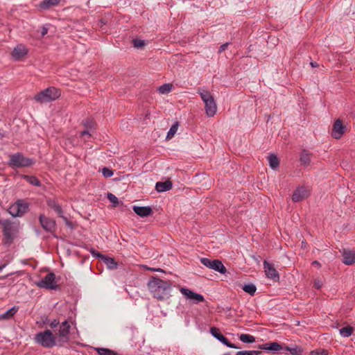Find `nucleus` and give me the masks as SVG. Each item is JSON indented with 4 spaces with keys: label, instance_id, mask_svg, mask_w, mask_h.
Here are the masks:
<instances>
[{
    "label": "nucleus",
    "instance_id": "f257e3e1",
    "mask_svg": "<svg viewBox=\"0 0 355 355\" xmlns=\"http://www.w3.org/2000/svg\"><path fill=\"white\" fill-rule=\"evenodd\" d=\"M148 288L153 297L159 300H163L169 297L168 290L170 284L161 279L153 277L148 282Z\"/></svg>",
    "mask_w": 355,
    "mask_h": 355
},
{
    "label": "nucleus",
    "instance_id": "f03ea898",
    "mask_svg": "<svg viewBox=\"0 0 355 355\" xmlns=\"http://www.w3.org/2000/svg\"><path fill=\"white\" fill-rule=\"evenodd\" d=\"M34 340L35 343L44 348H51L58 345L56 336L49 329L36 334Z\"/></svg>",
    "mask_w": 355,
    "mask_h": 355
},
{
    "label": "nucleus",
    "instance_id": "7ed1b4c3",
    "mask_svg": "<svg viewBox=\"0 0 355 355\" xmlns=\"http://www.w3.org/2000/svg\"><path fill=\"white\" fill-rule=\"evenodd\" d=\"M198 93L205 103L206 114L208 117L214 116L217 111V105L211 93L204 89H199Z\"/></svg>",
    "mask_w": 355,
    "mask_h": 355
},
{
    "label": "nucleus",
    "instance_id": "20e7f679",
    "mask_svg": "<svg viewBox=\"0 0 355 355\" xmlns=\"http://www.w3.org/2000/svg\"><path fill=\"white\" fill-rule=\"evenodd\" d=\"M61 95L60 90L54 87H48L35 94L33 99L40 104L49 103L58 98Z\"/></svg>",
    "mask_w": 355,
    "mask_h": 355
},
{
    "label": "nucleus",
    "instance_id": "39448f33",
    "mask_svg": "<svg viewBox=\"0 0 355 355\" xmlns=\"http://www.w3.org/2000/svg\"><path fill=\"white\" fill-rule=\"evenodd\" d=\"M33 160L24 157L21 153H17L10 155L8 166L12 168L26 167L32 165Z\"/></svg>",
    "mask_w": 355,
    "mask_h": 355
},
{
    "label": "nucleus",
    "instance_id": "423d86ee",
    "mask_svg": "<svg viewBox=\"0 0 355 355\" xmlns=\"http://www.w3.org/2000/svg\"><path fill=\"white\" fill-rule=\"evenodd\" d=\"M71 326L69 322L65 320L61 323L59 327L58 332L56 334L58 346H62L69 340V332Z\"/></svg>",
    "mask_w": 355,
    "mask_h": 355
},
{
    "label": "nucleus",
    "instance_id": "0eeeda50",
    "mask_svg": "<svg viewBox=\"0 0 355 355\" xmlns=\"http://www.w3.org/2000/svg\"><path fill=\"white\" fill-rule=\"evenodd\" d=\"M28 208L27 202L24 200H18L9 207L8 211L14 217H21L28 211Z\"/></svg>",
    "mask_w": 355,
    "mask_h": 355
},
{
    "label": "nucleus",
    "instance_id": "6e6552de",
    "mask_svg": "<svg viewBox=\"0 0 355 355\" xmlns=\"http://www.w3.org/2000/svg\"><path fill=\"white\" fill-rule=\"evenodd\" d=\"M180 292L184 296L186 300L193 304H197L205 301V297L202 295L195 293L189 288H180Z\"/></svg>",
    "mask_w": 355,
    "mask_h": 355
},
{
    "label": "nucleus",
    "instance_id": "1a4fd4ad",
    "mask_svg": "<svg viewBox=\"0 0 355 355\" xmlns=\"http://www.w3.org/2000/svg\"><path fill=\"white\" fill-rule=\"evenodd\" d=\"M200 261L204 266L221 274H225L227 271L223 263L218 259L211 260L207 258H202Z\"/></svg>",
    "mask_w": 355,
    "mask_h": 355
},
{
    "label": "nucleus",
    "instance_id": "9d476101",
    "mask_svg": "<svg viewBox=\"0 0 355 355\" xmlns=\"http://www.w3.org/2000/svg\"><path fill=\"white\" fill-rule=\"evenodd\" d=\"M55 279V274L53 272H50L47 274L42 279L36 282L35 284L39 288L55 289L56 288Z\"/></svg>",
    "mask_w": 355,
    "mask_h": 355
},
{
    "label": "nucleus",
    "instance_id": "9b49d317",
    "mask_svg": "<svg viewBox=\"0 0 355 355\" xmlns=\"http://www.w3.org/2000/svg\"><path fill=\"white\" fill-rule=\"evenodd\" d=\"M39 221L42 228L48 232H54L56 230V223L53 219L40 214Z\"/></svg>",
    "mask_w": 355,
    "mask_h": 355
},
{
    "label": "nucleus",
    "instance_id": "f8f14e48",
    "mask_svg": "<svg viewBox=\"0 0 355 355\" xmlns=\"http://www.w3.org/2000/svg\"><path fill=\"white\" fill-rule=\"evenodd\" d=\"M263 268L265 270L266 275L268 278H270L274 281H279V273L272 264H270V263H268L266 261H263Z\"/></svg>",
    "mask_w": 355,
    "mask_h": 355
},
{
    "label": "nucleus",
    "instance_id": "ddd939ff",
    "mask_svg": "<svg viewBox=\"0 0 355 355\" xmlns=\"http://www.w3.org/2000/svg\"><path fill=\"white\" fill-rule=\"evenodd\" d=\"M309 194L310 191L306 187H300L294 191L292 200L294 202H299L306 198Z\"/></svg>",
    "mask_w": 355,
    "mask_h": 355
},
{
    "label": "nucleus",
    "instance_id": "4468645a",
    "mask_svg": "<svg viewBox=\"0 0 355 355\" xmlns=\"http://www.w3.org/2000/svg\"><path fill=\"white\" fill-rule=\"evenodd\" d=\"M28 53L27 48L23 44H18L14 48L11 55L15 60H19Z\"/></svg>",
    "mask_w": 355,
    "mask_h": 355
},
{
    "label": "nucleus",
    "instance_id": "2eb2a0df",
    "mask_svg": "<svg viewBox=\"0 0 355 355\" xmlns=\"http://www.w3.org/2000/svg\"><path fill=\"white\" fill-rule=\"evenodd\" d=\"M345 132V128L343 125V123L340 120L338 119L335 121L333 128H332V132L331 135L335 139H340L343 135Z\"/></svg>",
    "mask_w": 355,
    "mask_h": 355
},
{
    "label": "nucleus",
    "instance_id": "dca6fc26",
    "mask_svg": "<svg viewBox=\"0 0 355 355\" xmlns=\"http://www.w3.org/2000/svg\"><path fill=\"white\" fill-rule=\"evenodd\" d=\"M47 205H49V207L53 209L55 211V213L60 217H61L67 224L69 223L67 218L65 216H64V215H63V211H62L60 205L55 200H49L47 201Z\"/></svg>",
    "mask_w": 355,
    "mask_h": 355
},
{
    "label": "nucleus",
    "instance_id": "f3484780",
    "mask_svg": "<svg viewBox=\"0 0 355 355\" xmlns=\"http://www.w3.org/2000/svg\"><path fill=\"white\" fill-rule=\"evenodd\" d=\"M132 209L135 213L141 217H146L153 214V210L150 207L134 206Z\"/></svg>",
    "mask_w": 355,
    "mask_h": 355
},
{
    "label": "nucleus",
    "instance_id": "a211bd4d",
    "mask_svg": "<svg viewBox=\"0 0 355 355\" xmlns=\"http://www.w3.org/2000/svg\"><path fill=\"white\" fill-rule=\"evenodd\" d=\"M259 347L261 349L272 351L275 352L282 349V347L276 342L260 345Z\"/></svg>",
    "mask_w": 355,
    "mask_h": 355
},
{
    "label": "nucleus",
    "instance_id": "6ab92c4d",
    "mask_svg": "<svg viewBox=\"0 0 355 355\" xmlns=\"http://www.w3.org/2000/svg\"><path fill=\"white\" fill-rule=\"evenodd\" d=\"M172 189V182L170 180L158 182L155 184V189L158 192H164Z\"/></svg>",
    "mask_w": 355,
    "mask_h": 355
},
{
    "label": "nucleus",
    "instance_id": "aec40b11",
    "mask_svg": "<svg viewBox=\"0 0 355 355\" xmlns=\"http://www.w3.org/2000/svg\"><path fill=\"white\" fill-rule=\"evenodd\" d=\"M343 263L346 265H352L355 263V252L344 251L343 253Z\"/></svg>",
    "mask_w": 355,
    "mask_h": 355
},
{
    "label": "nucleus",
    "instance_id": "412c9836",
    "mask_svg": "<svg viewBox=\"0 0 355 355\" xmlns=\"http://www.w3.org/2000/svg\"><path fill=\"white\" fill-rule=\"evenodd\" d=\"M60 0H43L39 4V8L41 10H48L52 6L59 4Z\"/></svg>",
    "mask_w": 355,
    "mask_h": 355
},
{
    "label": "nucleus",
    "instance_id": "4be33fe9",
    "mask_svg": "<svg viewBox=\"0 0 355 355\" xmlns=\"http://www.w3.org/2000/svg\"><path fill=\"white\" fill-rule=\"evenodd\" d=\"M18 308L16 306H12L10 309H8L6 312L1 314L0 315V319L4 320V319H8L12 318L17 311Z\"/></svg>",
    "mask_w": 355,
    "mask_h": 355
},
{
    "label": "nucleus",
    "instance_id": "5701e85b",
    "mask_svg": "<svg viewBox=\"0 0 355 355\" xmlns=\"http://www.w3.org/2000/svg\"><path fill=\"white\" fill-rule=\"evenodd\" d=\"M268 161L270 166L273 169L277 168L279 164L277 157L273 154H271L268 157Z\"/></svg>",
    "mask_w": 355,
    "mask_h": 355
},
{
    "label": "nucleus",
    "instance_id": "b1692460",
    "mask_svg": "<svg viewBox=\"0 0 355 355\" xmlns=\"http://www.w3.org/2000/svg\"><path fill=\"white\" fill-rule=\"evenodd\" d=\"M173 85L171 83H165L158 87L157 91L161 94H167L172 90Z\"/></svg>",
    "mask_w": 355,
    "mask_h": 355
},
{
    "label": "nucleus",
    "instance_id": "393cba45",
    "mask_svg": "<svg viewBox=\"0 0 355 355\" xmlns=\"http://www.w3.org/2000/svg\"><path fill=\"white\" fill-rule=\"evenodd\" d=\"M339 332L343 337H349L353 334L354 328L351 326H346L340 329Z\"/></svg>",
    "mask_w": 355,
    "mask_h": 355
},
{
    "label": "nucleus",
    "instance_id": "a878e982",
    "mask_svg": "<svg viewBox=\"0 0 355 355\" xmlns=\"http://www.w3.org/2000/svg\"><path fill=\"white\" fill-rule=\"evenodd\" d=\"M300 162L304 165H309L311 162V155L308 151L304 150L300 155Z\"/></svg>",
    "mask_w": 355,
    "mask_h": 355
},
{
    "label": "nucleus",
    "instance_id": "bb28decb",
    "mask_svg": "<svg viewBox=\"0 0 355 355\" xmlns=\"http://www.w3.org/2000/svg\"><path fill=\"white\" fill-rule=\"evenodd\" d=\"M179 127V123L176 121L173 124V125L171 127L170 130H168L167 135H166V139H171L173 138L175 135L176 134L178 129Z\"/></svg>",
    "mask_w": 355,
    "mask_h": 355
},
{
    "label": "nucleus",
    "instance_id": "cd10ccee",
    "mask_svg": "<svg viewBox=\"0 0 355 355\" xmlns=\"http://www.w3.org/2000/svg\"><path fill=\"white\" fill-rule=\"evenodd\" d=\"M102 259L109 268L113 269L116 267V263L113 258L103 256Z\"/></svg>",
    "mask_w": 355,
    "mask_h": 355
},
{
    "label": "nucleus",
    "instance_id": "c85d7f7f",
    "mask_svg": "<svg viewBox=\"0 0 355 355\" xmlns=\"http://www.w3.org/2000/svg\"><path fill=\"white\" fill-rule=\"evenodd\" d=\"M12 227L11 225L3 224V235L7 239H12Z\"/></svg>",
    "mask_w": 355,
    "mask_h": 355
},
{
    "label": "nucleus",
    "instance_id": "c756f323",
    "mask_svg": "<svg viewBox=\"0 0 355 355\" xmlns=\"http://www.w3.org/2000/svg\"><path fill=\"white\" fill-rule=\"evenodd\" d=\"M243 290L245 292L249 293L250 295H254L256 292L257 288L255 285L253 284H248L243 286Z\"/></svg>",
    "mask_w": 355,
    "mask_h": 355
},
{
    "label": "nucleus",
    "instance_id": "7c9ffc66",
    "mask_svg": "<svg viewBox=\"0 0 355 355\" xmlns=\"http://www.w3.org/2000/svg\"><path fill=\"white\" fill-rule=\"evenodd\" d=\"M284 351L289 352L293 355H301L302 352V348L298 346L294 347H286Z\"/></svg>",
    "mask_w": 355,
    "mask_h": 355
},
{
    "label": "nucleus",
    "instance_id": "2f4dec72",
    "mask_svg": "<svg viewBox=\"0 0 355 355\" xmlns=\"http://www.w3.org/2000/svg\"><path fill=\"white\" fill-rule=\"evenodd\" d=\"M239 339L241 341L245 343H252L255 341L254 337L250 334H241Z\"/></svg>",
    "mask_w": 355,
    "mask_h": 355
},
{
    "label": "nucleus",
    "instance_id": "473e14b6",
    "mask_svg": "<svg viewBox=\"0 0 355 355\" xmlns=\"http://www.w3.org/2000/svg\"><path fill=\"white\" fill-rule=\"evenodd\" d=\"M23 178L26 180L30 184L34 185V186H40V182L39 180L34 177V176H29V175H23Z\"/></svg>",
    "mask_w": 355,
    "mask_h": 355
},
{
    "label": "nucleus",
    "instance_id": "72a5a7b5",
    "mask_svg": "<svg viewBox=\"0 0 355 355\" xmlns=\"http://www.w3.org/2000/svg\"><path fill=\"white\" fill-rule=\"evenodd\" d=\"M96 351L99 355H117L115 352L107 348H97Z\"/></svg>",
    "mask_w": 355,
    "mask_h": 355
},
{
    "label": "nucleus",
    "instance_id": "f704fd0d",
    "mask_svg": "<svg viewBox=\"0 0 355 355\" xmlns=\"http://www.w3.org/2000/svg\"><path fill=\"white\" fill-rule=\"evenodd\" d=\"M218 340H219L223 344H224L225 345H226L227 347H228L230 348H233V349H238L239 348L234 344H232V343H230L228 341V340L227 339V338H225L223 335L221 336L220 339H218Z\"/></svg>",
    "mask_w": 355,
    "mask_h": 355
},
{
    "label": "nucleus",
    "instance_id": "c9c22d12",
    "mask_svg": "<svg viewBox=\"0 0 355 355\" xmlns=\"http://www.w3.org/2000/svg\"><path fill=\"white\" fill-rule=\"evenodd\" d=\"M210 333L217 340L220 339L221 336H223V334H221L220 332L219 331V329L216 327H211L210 329Z\"/></svg>",
    "mask_w": 355,
    "mask_h": 355
},
{
    "label": "nucleus",
    "instance_id": "e433bc0d",
    "mask_svg": "<svg viewBox=\"0 0 355 355\" xmlns=\"http://www.w3.org/2000/svg\"><path fill=\"white\" fill-rule=\"evenodd\" d=\"M261 353L259 351H240L235 355H259Z\"/></svg>",
    "mask_w": 355,
    "mask_h": 355
},
{
    "label": "nucleus",
    "instance_id": "4c0bfd02",
    "mask_svg": "<svg viewBox=\"0 0 355 355\" xmlns=\"http://www.w3.org/2000/svg\"><path fill=\"white\" fill-rule=\"evenodd\" d=\"M102 173L105 178H110L114 175V171L107 167L102 168Z\"/></svg>",
    "mask_w": 355,
    "mask_h": 355
},
{
    "label": "nucleus",
    "instance_id": "58836bf2",
    "mask_svg": "<svg viewBox=\"0 0 355 355\" xmlns=\"http://www.w3.org/2000/svg\"><path fill=\"white\" fill-rule=\"evenodd\" d=\"M132 42H133L134 47H135L137 49L142 48L145 45L144 42L143 40H138V39L133 40Z\"/></svg>",
    "mask_w": 355,
    "mask_h": 355
},
{
    "label": "nucleus",
    "instance_id": "ea45409f",
    "mask_svg": "<svg viewBox=\"0 0 355 355\" xmlns=\"http://www.w3.org/2000/svg\"><path fill=\"white\" fill-rule=\"evenodd\" d=\"M107 199L111 202H112L113 204H114V205H117L119 203V200H118V198L112 193H108L107 194Z\"/></svg>",
    "mask_w": 355,
    "mask_h": 355
},
{
    "label": "nucleus",
    "instance_id": "a19ab883",
    "mask_svg": "<svg viewBox=\"0 0 355 355\" xmlns=\"http://www.w3.org/2000/svg\"><path fill=\"white\" fill-rule=\"evenodd\" d=\"M310 355H328V352L324 349L312 351Z\"/></svg>",
    "mask_w": 355,
    "mask_h": 355
},
{
    "label": "nucleus",
    "instance_id": "79ce46f5",
    "mask_svg": "<svg viewBox=\"0 0 355 355\" xmlns=\"http://www.w3.org/2000/svg\"><path fill=\"white\" fill-rule=\"evenodd\" d=\"M84 126L89 129H92L93 128V123L92 121L87 119L83 122Z\"/></svg>",
    "mask_w": 355,
    "mask_h": 355
},
{
    "label": "nucleus",
    "instance_id": "37998d69",
    "mask_svg": "<svg viewBox=\"0 0 355 355\" xmlns=\"http://www.w3.org/2000/svg\"><path fill=\"white\" fill-rule=\"evenodd\" d=\"M322 285V282L320 279H315V280L313 286L315 288H317V289L320 288Z\"/></svg>",
    "mask_w": 355,
    "mask_h": 355
},
{
    "label": "nucleus",
    "instance_id": "c03bdc74",
    "mask_svg": "<svg viewBox=\"0 0 355 355\" xmlns=\"http://www.w3.org/2000/svg\"><path fill=\"white\" fill-rule=\"evenodd\" d=\"M228 44H229L228 43H225V44H222L219 48L218 53H220L223 51H224L227 48Z\"/></svg>",
    "mask_w": 355,
    "mask_h": 355
},
{
    "label": "nucleus",
    "instance_id": "a18cd8bd",
    "mask_svg": "<svg viewBox=\"0 0 355 355\" xmlns=\"http://www.w3.org/2000/svg\"><path fill=\"white\" fill-rule=\"evenodd\" d=\"M59 324V321L57 320H53L51 323H50V327L53 329V328H55Z\"/></svg>",
    "mask_w": 355,
    "mask_h": 355
},
{
    "label": "nucleus",
    "instance_id": "49530a36",
    "mask_svg": "<svg viewBox=\"0 0 355 355\" xmlns=\"http://www.w3.org/2000/svg\"><path fill=\"white\" fill-rule=\"evenodd\" d=\"M85 135H87L89 137H91V133L89 132V129L87 130H83L80 132V136L83 137Z\"/></svg>",
    "mask_w": 355,
    "mask_h": 355
},
{
    "label": "nucleus",
    "instance_id": "de8ad7c7",
    "mask_svg": "<svg viewBox=\"0 0 355 355\" xmlns=\"http://www.w3.org/2000/svg\"><path fill=\"white\" fill-rule=\"evenodd\" d=\"M48 33V28L45 26H43L42 28V36H44Z\"/></svg>",
    "mask_w": 355,
    "mask_h": 355
},
{
    "label": "nucleus",
    "instance_id": "09e8293b",
    "mask_svg": "<svg viewBox=\"0 0 355 355\" xmlns=\"http://www.w3.org/2000/svg\"><path fill=\"white\" fill-rule=\"evenodd\" d=\"M312 264L313 265H316V266H320V263L318 262L317 261H313Z\"/></svg>",
    "mask_w": 355,
    "mask_h": 355
},
{
    "label": "nucleus",
    "instance_id": "8fccbe9b",
    "mask_svg": "<svg viewBox=\"0 0 355 355\" xmlns=\"http://www.w3.org/2000/svg\"><path fill=\"white\" fill-rule=\"evenodd\" d=\"M155 271H157V272H164V270L161 268H155Z\"/></svg>",
    "mask_w": 355,
    "mask_h": 355
},
{
    "label": "nucleus",
    "instance_id": "3c124183",
    "mask_svg": "<svg viewBox=\"0 0 355 355\" xmlns=\"http://www.w3.org/2000/svg\"><path fill=\"white\" fill-rule=\"evenodd\" d=\"M311 64L312 67H315L316 66H318V64L315 63V62H311Z\"/></svg>",
    "mask_w": 355,
    "mask_h": 355
},
{
    "label": "nucleus",
    "instance_id": "603ef678",
    "mask_svg": "<svg viewBox=\"0 0 355 355\" xmlns=\"http://www.w3.org/2000/svg\"><path fill=\"white\" fill-rule=\"evenodd\" d=\"M148 270H152V271H155V268H148Z\"/></svg>",
    "mask_w": 355,
    "mask_h": 355
},
{
    "label": "nucleus",
    "instance_id": "864d4df0",
    "mask_svg": "<svg viewBox=\"0 0 355 355\" xmlns=\"http://www.w3.org/2000/svg\"><path fill=\"white\" fill-rule=\"evenodd\" d=\"M3 266H0V271L3 269Z\"/></svg>",
    "mask_w": 355,
    "mask_h": 355
},
{
    "label": "nucleus",
    "instance_id": "5fc2aeb1",
    "mask_svg": "<svg viewBox=\"0 0 355 355\" xmlns=\"http://www.w3.org/2000/svg\"><path fill=\"white\" fill-rule=\"evenodd\" d=\"M223 355H230V354H223Z\"/></svg>",
    "mask_w": 355,
    "mask_h": 355
}]
</instances>
